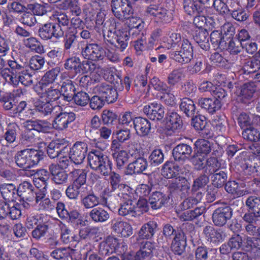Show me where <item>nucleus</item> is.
<instances>
[{
	"mask_svg": "<svg viewBox=\"0 0 260 260\" xmlns=\"http://www.w3.org/2000/svg\"><path fill=\"white\" fill-rule=\"evenodd\" d=\"M91 218L95 222H103L109 218V214L104 209L100 207L94 208L90 212Z\"/></svg>",
	"mask_w": 260,
	"mask_h": 260,
	"instance_id": "nucleus-47",
	"label": "nucleus"
},
{
	"mask_svg": "<svg viewBox=\"0 0 260 260\" xmlns=\"http://www.w3.org/2000/svg\"><path fill=\"white\" fill-rule=\"evenodd\" d=\"M182 120L176 112L170 113L167 117L166 127L169 131L175 132L182 127Z\"/></svg>",
	"mask_w": 260,
	"mask_h": 260,
	"instance_id": "nucleus-37",
	"label": "nucleus"
},
{
	"mask_svg": "<svg viewBox=\"0 0 260 260\" xmlns=\"http://www.w3.org/2000/svg\"><path fill=\"white\" fill-rule=\"evenodd\" d=\"M43 156L44 152L41 150L25 149L17 152L15 160L19 167L27 170L37 166Z\"/></svg>",
	"mask_w": 260,
	"mask_h": 260,
	"instance_id": "nucleus-2",
	"label": "nucleus"
},
{
	"mask_svg": "<svg viewBox=\"0 0 260 260\" xmlns=\"http://www.w3.org/2000/svg\"><path fill=\"white\" fill-rule=\"evenodd\" d=\"M74 178L73 183L80 186H86L85 183L86 181V172L83 169H75L71 173Z\"/></svg>",
	"mask_w": 260,
	"mask_h": 260,
	"instance_id": "nucleus-49",
	"label": "nucleus"
},
{
	"mask_svg": "<svg viewBox=\"0 0 260 260\" xmlns=\"http://www.w3.org/2000/svg\"><path fill=\"white\" fill-rule=\"evenodd\" d=\"M256 90L255 85L253 82L244 84L241 88L237 89L236 94L243 102L251 99Z\"/></svg>",
	"mask_w": 260,
	"mask_h": 260,
	"instance_id": "nucleus-29",
	"label": "nucleus"
},
{
	"mask_svg": "<svg viewBox=\"0 0 260 260\" xmlns=\"http://www.w3.org/2000/svg\"><path fill=\"white\" fill-rule=\"evenodd\" d=\"M39 35L42 39L44 40L50 39L52 37L58 38L63 35V30L59 25L49 23L44 24L40 28Z\"/></svg>",
	"mask_w": 260,
	"mask_h": 260,
	"instance_id": "nucleus-15",
	"label": "nucleus"
},
{
	"mask_svg": "<svg viewBox=\"0 0 260 260\" xmlns=\"http://www.w3.org/2000/svg\"><path fill=\"white\" fill-rule=\"evenodd\" d=\"M133 125L137 134L140 136H146L150 132L151 124L146 118L136 117L133 121Z\"/></svg>",
	"mask_w": 260,
	"mask_h": 260,
	"instance_id": "nucleus-27",
	"label": "nucleus"
},
{
	"mask_svg": "<svg viewBox=\"0 0 260 260\" xmlns=\"http://www.w3.org/2000/svg\"><path fill=\"white\" fill-rule=\"evenodd\" d=\"M177 171H179V167L171 161L166 162L161 170L162 175L168 178L177 177Z\"/></svg>",
	"mask_w": 260,
	"mask_h": 260,
	"instance_id": "nucleus-48",
	"label": "nucleus"
},
{
	"mask_svg": "<svg viewBox=\"0 0 260 260\" xmlns=\"http://www.w3.org/2000/svg\"><path fill=\"white\" fill-rule=\"evenodd\" d=\"M0 191L3 198L9 202H13L18 198L16 187L13 184H3L0 186Z\"/></svg>",
	"mask_w": 260,
	"mask_h": 260,
	"instance_id": "nucleus-35",
	"label": "nucleus"
},
{
	"mask_svg": "<svg viewBox=\"0 0 260 260\" xmlns=\"http://www.w3.org/2000/svg\"><path fill=\"white\" fill-rule=\"evenodd\" d=\"M87 160L91 169L103 175H107L111 170V161L100 151L93 150L90 151Z\"/></svg>",
	"mask_w": 260,
	"mask_h": 260,
	"instance_id": "nucleus-3",
	"label": "nucleus"
},
{
	"mask_svg": "<svg viewBox=\"0 0 260 260\" xmlns=\"http://www.w3.org/2000/svg\"><path fill=\"white\" fill-rule=\"evenodd\" d=\"M186 241L184 235L182 232L176 234L172 242V249L177 254H181L184 249Z\"/></svg>",
	"mask_w": 260,
	"mask_h": 260,
	"instance_id": "nucleus-41",
	"label": "nucleus"
},
{
	"mask_svg": "<svg viewBox=\"0 0 260 260\" xmlns=\"http://www.w3.org/2000/svg\"><path fill=\"white\" fill-rule=\"evenodd\" d=\"M82 56L92 61L103 60L106 56V51L97 43H87L82 48Z\"/></svg>",
	"mask_w": 260,
	"mask_h": 260,
	"instance_id": "nucleus-7",
	"label": "nucleus"
},
{
	"mask_svg": "<svg viewBox=\"0 0 260 260\" xmlns=\"http://www.w3.org/2000/svg\"><path fill=\"white\" fill-rule=\"evenodd\" d=\"M197 152L207 155L211 151V146L209 142L205 139H200L195 143Z\"/></svg>",
	"mask_w": 260,
	"mask_h": 260,
	"instance_id": "nucleus-57",
	"label": "nucleus"
},
{
	"mask_svg": "<svg viewBox=\"0 0 260 260\" xmlns=\"http://www.w3.org/2000/svg\"><path fill=\"white\" fill-rule=\"evenodd\" d=\"M227 179L226 174L222 171L214 173L211 176L213 185L218 188L222 187Z\"/></svg>",
	"mask_w": 260,
	"mask_h": 260,
	"instance_id": "nucleus-59",
	"label": "nucleus"
},
{
	"mask_svg": "<svg viewBox=\"0 0 260 260\" xmlns=\"http://www.w3.org/2000/svg\"><path fill=\"white\" fill-rule=\"evenodd\" d=\"M192 152L191 147L185 144L177 145L173 150V156L176 161L185 160L189 158Z\"/></svg>",
	"mask_w": 260,
	"mask_h": 260,
	"instance_id": "nucleus-24",
	"label": "nucleus"
},
{
	"mask_svg": "<svg viewBox=\"0 0 260 260\" xmlns=\"http://www.w3.org/2000/svg\"><path fill=\"white\" fill-rule=\"evenodd\" d=\"M156 226V223L154 221H149L145 224L139 232V238L142 239L151 238L153 235Z\"/></svg>",
	"mask_w": 260,
	"mask_h": 260,
	"instance_id": "nucleus-46",
	"label": "nucleus"
},
{
	"mask_svg": "<svg viewBox=\"0 0 260 260\" xmlns=\"http://www.w3.org/2000/svg\"><path fill=\"white\" fill-rule=\"evenodd\" d=\"M59 84H54L45 88L35 87V89L38 94H41V98L52 103L58 99L61 95L59 89Z\"/></svg>",
	"mask_w": 260,
	"mask_h": 260,
	"instance_id": "nucleus-12",
	"label": "nucleus"
},
{
	"mask_svg": "<svg viewBox=\"0 0 260 260\" xmlns=\"http://www.w3.org/2000/svg\"><path fill=\"white\" fill-rule=\"evenodd\" d=\"M199 105L209 113L213 114L221 107V102L218 99L202 98L199 100Z\"/></svg>",
	"mask_w": 260,
	"mask_h": 260,
	"instance_id": "nucleus-30",
	"label": "nucleus"
},
{
	"mask_svg": "<svg viewBox=\"0 0 260 260\" xmlns=\"http://www.w3.org/2000/svg\"><path fill=\"white\" fill-rule=\"evenodd\" d=\"M49 179V174L47 170L41 169L39 170L36 174L35 178L34 180V183L37 188H40V186L38 185V182L41 181L42 184L44 185L43 189H45L47 187V181Z\"/></svg>",
	"mask_w": 260,
	"mask_h": 260,
	"instance_id": "nucleus-58",
	"label": "nucleus"
},
{
	"mask_svg": "<svg viewBox=\"0 0 260 260\" xmlns=\"http://www.w3.org/2000/svg\"><path fill=\"white\" fill-rule=\"evenodd\" d=\"M190 167L186 166L179 168L177 171V178L169 184V187L172 190H179L182 194L185 196L190 190V183L187 179L190 175Z\"/></svg>",
	"mask_w": 260,
	"mask_h": 260,
	"instance_id": "nucleus-4",
	"label": "nucleus"
},
{
	"mask_svg": "<svg viewBox=\"0 0 260 260\" xmlns=\"http://www.w3.org/2000/svg\"><path fill=\"white\" fill-rule=\"evenodd\" d=\"M63 147L64 146L60 143L59 140L51 142L47 149L48 156L51 158L57 157L62 149H63Z\"/></svg>",
	"mask_w": 260,
	"mask_h": 260,
	"instance_id": "nucleus-50",
	"label": "nucleus"
},
{
	"mask_svg": "<svg viewBox=\"0 0 260 260\" xmlns=\"http://www.w3.org/2000/svg\"><path fill=\"white\" fill-rule=\"evenodd\" d=\"M17 71L18 72L17 73L18 83L20 82L25 86H28L31 84L32 82L31 75L28 72L27 69H24V68L21 67V70H17Z\"/></svg>",
	"mask_w": 260,
	"mask_h": 260,
	"instance_id": "nucleus-56",
	"label": "nucleus"
},
{
	"mask_svg": "<svg viewBox=\"0 0 260 260\" xmlns=\"http://www.w3.org/2000/svg\"><path fill=\"white\" fill-rule=\"evenodd\" d=\"M52 176V180L57 184H63L68 182V175L67 172L60 169L56 165H52L49 167Z\"/></svg>",
	"mask_w": 260,
	"mask_h": 260,
	"instance_id": "nucleus-31",
	"label": "nucleus"
},
{
	"mask_svg": "<svg viewBox=\"0 0 260 260\" xmlns=\"http://www.w3.org/2000/svg\"><path fill=\"white\" fill-rule=\"evenodd\" d=\"M119 197L121 198V203L119 209V214L122 216L129 215L133 217L136 216V213L135 212V204L132 201V196L126 193L121 192L119 193Z\"/></svg>",
	"mask_w": 260,
	"mask_h": 260,
	"instance_id": "nucleus-14",
	"label": "nucleus"
},
{
	"mask_svg": "<svg viewBox=\"0 0 260 260\" xmlns=\"http://www.w3.org/2000/svg\"><path fill=\"white\" fill-rule=\"evenodd\" d=\"M79 68L80 71L78 73H89L91 81L96 82L100 81L103 70L100 67H96L92 61L88 59L83 61L82 63H80Z\"/></svg>",
	"mask_w": 260,
	"mask_h": 260,
	"instance_id": "nucleus-11",
	"label": "nucleus"
},
{
	"mask_svg": "<svg viewBox=\"0 0 260 260\" xmlns=\"http://www.w3.org/2000/svg\"><path fill=\"white\" fill-rule=\"evenodd\" d=\"M59 226L61 231V239L63 243H68L71 242L72 239L75 241L79 240L78 238L77 237L70 236L71 231L64 224L60 222Z\"/></svg>",
	"mask_w": 260,
	"mask_h": 260,
	"instance_id": "nucleus-60",
	"label": "nucleus"
},
{
	"mask_svg": "<svg viewBox=\"0 0 260 260\" xmlns=\"http://www.w3.org/2000/svg\"><path fill=\"white\" fill-rule=\"evenodd\" d=\"M143 112L152 120H160L164 117L165 114L164 107L156 102L145 106L143 108Z\"/></svg>",
	"mask_w": 260,
	"mask_h": 260,
	"instance_id": "nucleus-17",
	"label": "nucleus"
},
{
	"mask_svg": "<svg viewBox=\"0 0 260 260\" xmlns=\"http://www.w3.org/2000/svg\"><path fill=\"white\" fill-rule=\"evenodd\" d=\"M180 108L187 116L193 115L195 111V106L193 102L188 99L184 98L181 100Z\"/></svg>",
	"mask_w": 260,
	"mask_h": 260,
	"instance_id": "nucleus-52",
	"label": "nucleus"
},
{
	"mask_svg": "<svg viewBox=\"0 0 260 260\" xmlns=\"http://www.w3.org/2000/svg\"><path fill=\"white\" fill-rule=\"evenodd\" d=\"M8 64L10 68L3 69L1 71V75L8 83L16 85L18 84L17 70H21V66L14 60H9Z\"/></svg>",
	"mask_w": 260,
	"mask_h": 260,
	"instance_id": "nucleus-8",
	"label": "nucleus"
},
{
	"mask_svg": "<svg viewBox=\"0 0 260 260\" xmlns=\"http://www.w3.org/2000/svg\"><path fill=\"white\" fill-rule=\"evenodd\" d=\"M147 13L165 22H169L172 19L171 13L168 12L166 9L158 8L155 5H150L147 10Z\"/></svg>",
	"mask_w": 260,
	"mask_h": 260,
	"instance_id": "nucleus-26",
	"label": "nucleus"
},
{
	"mask_svg": "<svg viewBox=\"0 0 260 260\" xmlns=\"http://www.w3.org/2000/svg\"><path fill=\"white\" fill-rule=\"evenodd\" d=\"M23 42L24 46L31 51L38 53H41L43 52V46L41 45L40 42L35 37H31L24 39Z\"/></svg>",
	"mask_w": 260,
	"mask_h": 260,
	"instance_id": "nucleus-51",
	"label": "nucleus"
},
{
	"mask_svg": "<svg viewBox=\"0 0 260 260\" xmlns=\"http://www.w3.org/2000/svg\"><path fill=\"white\" fill-rule=\"evenodd\" d=\"M57 158L58 166L62 169L66 168L72 161L70 158V154H68V149L66 147H63V149L60 152Z\"/></svg>",
	"mask_w": 260,
	"mask_h": 260,
	"instance_id": "nucleus-64",
	"label": "nucleus"
},
{
	"mask_svg": "<svg viewBox=\"0 0 260 260\" xmlns=\"http://www.w3.org/2000/svg\"><path fill=\"white\" fill-rule=\"evenodd\" d=\"M36 110L41 116H45L50 114L53 110L52 103L41 98L34 103Z\"/></svg>",
	"mask_w": 260,
	"mask_h": 260,
	"instance_id": "nucleus-40",
	"label": "nucleus"
},
{
	"mask_svg": "<svg viewBox=\"0 0 260 260\" xmlns=\"http://www.w3.org/2000/svg\"><path fill=\"white\" fill-rule=\"evenodd\" d=\"M61 85H60V94H62L64 100L69 102L71 101L73 96L75 88L73 85V82L68 78H63V76H61Z\"/></svg>",
	"mask_w": 260,
	"mask_h": 260,
	"instance_id": "nucleus-23",
	"label": "nucleus"
},
{
	"mask_svg": "<svg viewBox=\"0 0 260 260\" xmlns=\"http://www.w3.org/2000/svg\"><path fill=\"white\" fill-rule=\"evenodd\" d=\"M87 186H80L73 183L66 191V194L71 199H77L79 195H83L87 192Z\"/></svg>",
	"mask_w": 260,
	"mask_h": 260,
	"instance_id": "nucleus-45",
	"label": "nucleus"
},
{
	"mask_svg": "<svg viewBox=\"0 0 260 260\" xmlns=\"http://www.w3.org/2000/svg\"><path fill=\"white\" fill-rule=\"evenodd\" d=\"M127 245L123 242L119 243L117 239L112 237H106L99 245V251L102 255L113 252L124 253L127 249Z\"/></svg>",
	"mask_w": 260,
	"mask_h": 260,
	"instance_id": "nucleus-6",
	"label": "nucleus"
},
{
	"mask_svg": "<svg viewBox=\"0 0 260 260\" xmlns=\"http://www.w3.org/2000/svg\"><path fill=\"white\" fill-rule=\"evenodd\" d=\"M210 40L213 44L218 46L221 49H224L226 42L225 40H223L221 31L218 30L212 31L210 35Z\"/></svg>",
	"mask_w": 260,
	"mask_h": 260,
	"instance_id": "nucleus-63",
	"label": "nucleus"
},
{
	"mask_svg": "<svg viewBox=\"0 0 260 260\" xmlns=\"http://www.w3.org/2000/svg\"><path fill=\"white\" fill-rule=\"evenodd\" d=\"M244 139L250 141L257 142L260 138V133L252 126L245 128L242 132Z\"/></svg>",
	"mask_w": 260,
	"mask_h": 260,
	"instance_id": "nucleus-55",
	"label": "nucleus"
},
{
	"mask_svg": "<svg viewBox=\"0 0 260 260\" xmlns=\"http://www.w3.org/2000/svg\"><path fill=\"white\" fill-rule=\"evenodd\" d=\"M8 215L12 219L15 220L19 218L21 215L22 206L18 203L13 202L9 203Z\"/></svg>",
	"mask_w": 260,
	"mask_h": 260,
	"instance_id": "nucleus-61",
	"label": "nucleus"
},
{
	"mask_svg": "<svg viewBox=\"0 0 260 260\" xmlns=\"http://www.w3.org/2000/svg\"><path fill=\"white\" fill-rule=\"evenodd\" d=\"M160 48H173L174 51L171 53V57L179 63H188L193 57L191 43L187 39H182L179 34L172 33L169 37H164L157 49Z\"/></svg>",
	"mask_w": 260,
	"mask_h": 260,
	"instance_id": "nucleus-1",
	"label": "nucleus"
},
{
	"mask_svg": "<svg viewBox=\"0 0 260 260\" xmlns=\"http://www.w3.org/2000/svg\"><path fill=\"white\" fill-rule=\"evenodd\" d=\"M103 34L105 41L119 48L121 51H123L127 47L129 36V32L127 31L120 29L114 31L108 30L107 31L104 30Z\"/></svg>",
	"mask_w": 260,
	"mask_h": 260,
	"instance_id": "nucleus-5",
	"label": "nucleus"
},
{
	"mask_svg": "<svg viewBox=\"0 0 260 260\" xmlns=\"http://www.w3.org/2000/svg\"><path fill=\"white\" fill-rule=\"evenodd\" d=\"M232 216L231 209L229 207L219 208L213 214V222L218 226L223 225Z\"/></svg>",
	"mask_w": 260,
	"mask_h": 260,
	"instance_id": "nucleus-21",
	"label": "nucleus"
},
{
	"mask_svg": "<svg viewBox=\"0 0 260 260\" xmlns=\"http://www.w3.org/2000/svg\"><path fill=\"white\" fill-rule=\"evenodd\" d=\"M246 205L253 212L255 216L260 217V198L250 197L246 201Z\"/></svg>",
	"mask_w": 260,
	"mask_h": 260,
	"instance_id": "nucleus-54",
	"label": "nucleus"
},
{
	"mask_svg": "<svg viewBox=\"0 0 260 260\" xmlns=\"http://www.w3.org/2000/svg\"><path fill=\"white\" fill-rule=\"evenodd\" d=\"M204 207L196 208L193 210H185L182 212H178V215L182 221H191L202 215L205 211Z\"/></svg>",
	"mask_w": 260,
	"mask_h": 260,
	"instance_id": "nucleus-44",
	"label": "nucleus"
},
{
	"mask_svg": "<svg viewBox=\"0 0 260 260\" xmlns=\"http://www.w3.org/2000/svg\"><path fill=\"white\" fill-rule=\"evenodd\" d=\"M147 161L143 157H139L134 161L129 163L127 167L128 174H140L147 168Z\"/></svg>",
	"mask_w": 260,
	"mask_h": 260,
	"instance_id": "nucleus-34",
	"label": "nucleus"
},
{
	"mask_svg": "<svg viewBox=\"0 0 260 260\" xmlns=\"http://www.w3.org/2000/svg\"><path fill=\"white\" fill-rule=\"evenodd\" d=\"M16 190L18 197H20L23 200L30 202L34 198L33 186L29 182L24 181L19 184Z\"/></svg>",
	"mask_w": 260,
	"mask_h": 260,
	"instance_id": "nucleus-25",
	"label": "nucleus"
},
{
	"mask_svg": "<svg viewBox=\"0 0 260 260\" xmlns=\"http://www.w3.org/2000/svg\"><path fill=\"white\" fill-rule=\"evenodd\" d=\"M26 125L38 132L48 133L52 128V124L45 120L27 121Z\"/></svg>",
	"mask_w": 260,
	"mask_h": 260,
	"instance_id": "nucleus-43",
	"label": "nucleus"
},
{
	"mask_svg": "<svg viewBox=\"0 0 260 260\" xmlns=\"http://www.w3.org/2000/svg\"><path fill=\"white\" fill-rule=\"evenodd\" d=\"M168 200V197L159 191L153 192L149 199V203L153 209L161 208Z\"/></svg>",
	"mask_w": 260,
	"mask_h": 260,
	"instance_id": "nucleus-36",
	"label": "nucleus"
},
{
	"mask_svg": "<svg viewBox=\"0 0 260 260\" xmlns=\"http://www.w3.org/2000/svg\"><path fill=\"white\" fill-rule=\"evenodd\" d=\"M221 33L222 35V39L225 42L233 39L235 34V27L229 22L224 23L221 27Z\"/></svg>",
	"mask_w": 260,
	"mask_h": 260,
	"instance_id": "nucleus-62",
	"label": "nucleus"
},
{
	"mask_svg": "<svg viewBox=\"0 0 260 260\" xmlns=\"http://www.w3.org/2000/svg\"><path fill=\"white\" fill-rule=\"evenodd\" d=\"M207 155L199 154L197 152L196 155L193 156L191 159V162L195 166L196 168L200 170L204 168V165L206 162L208 167H211L213 168L212 171H215L219 167L217 160L215 158H210L206 160Z\"/></svg>",
	"mask_w": 260,
	"mask_h": 260,
	"instance_id": "nucleus-20",
	"label": "nucleus"
},
{
	"mask_svg": "<svg viewBox=\"0 0 260 260\" xmlns=\"http://www.w3.org/2000/svg\"><path fill=\"white\" fill-rule=\"evenodd\" d=\"M225 189L228 193H231L234 198L243 196L246 193V191L244 190L242 184H239L235 181H230L226 183Z\"/></svg>",
	"mask_w": 260,
	"mask_h": 260,
	"instance_id": "nucleus-39",
	"label": "nucleus"
},
{
	"mask_svg": "<svg viewBox=\"0 0 260 260\" xmlns=\"http://www.w3.org/2000/svg\"><path fill=\"white\" fill-rule=\"evenodd\" d=\"M59 68H55L48 71L43 76L39 83L36 85V87L39 88H45L48 86H52L54 84H59L55 82L57 77L60 73Z\"/></svg>",
	"mask_w": 260,
	"mask_h": 260,
	"instance_id": "nucleus-22",
	"label": "nucleus"
},
{
	"mask_svg": "<svg viewBox=\"0 0 260 260\" xmlns=\"http://www.w3.org/2000/svg\"><path fill=\"white\" fill-rule=\"evenodd\" d=\"M76 116L73 112H62L54 118L52 126L56 129L62 131L66 129L69 124L73 122Z\"/></svg>",
	"mask_w": 260,
	"mask_h": 260,
	"instance_id": "nucleus-13",
	"label": "nucleus"
},
{
	"mask_svg": "<svg viewBox=\"0 0 260 260\" xmlns=\"http://www.w3.org/2000/svg\"><path fill=\"white\" fill-rule=\"evenodd\" d=\"M208 32L206 29H199L197 30L193 36L195 41L204 50L209 48Z\"/></svg>",
	"mask_w": 260,
	"mask_h": 260,
	"instance_id": "nucleus-42",
	"label": "nucleus"
},
{
	"mask_svg": "<svg viewBox=\"0 0 260 260\" xmlns=\"http://www.w3.org/2000/svg\"><path fill=\"white\" fill-rule=\"evenodd\" d=\"M247 237L244 239L239 235L233 236L227 244L222 245L220 248V252L223 254L228 253L232 250L239 249L242 245H247Z\"/></svg>",
	"mask_w": 260,
	"mask_h": 260,
	"instance_id": "nucleus-16",
	"label": "nucleus"
},
{
	"mask_svg": "<svg viewBox=\"0 0 260 260\" xmlns=\"http://www.w3.org/2000/svg\"><path fill=\"white\" fill-rule=\"evenodd\" d=\"M93 92L104 99L108 103L114 102L117 98V93L115 89L106 82L102 83L93 89Z\"/></svg>",
	"mask_w": 260,
	"mask_h": 260,
	"instance_id": "nucleus-9",
	"label": "nucleus"
},
{
	"mask_svg": "<svg viewBox=\"0 0 260 260\" xmlns=\"http://www.w3.org/2000/svg\"><path fill=\"white\" fill-rule=\"evenodd\" d=\"M113 156L116 162L117 167L120 168L127 162L130 157L136 158L139 156V152L137 149L129 150L128 152L121 150L114 152Z\"/></svg>",
	"mask_w": 260,
	"mask_h": 260,
	"instance_id": "nucleus-19",
	"label": "nucleus"
},
{
	"mask_svg": "<svg viewBox=\"0 0 260 260\" xmlns=\"http://www.w3.org/2000/svg\"><path fill=\"white\" fill-rule=\"evenodd\" d=\"M87 149L86 143L82 142H76L70 149V158L74 164H81L85 157Z\"/></svg>",
	"mask_w": 260,
	"mask_h": 260,
	"instance_id": "nucleus-10",
	"label": "nucleus"
},
{
	"mask_svg": "<svg viewBox=\"0 0 260 260\" xmlns=\"http://www.w3.org/2000/svg\"><path fill=\"white\" fill-rule=\"evenodd\" d=\"M203 233L206 239L210 243L218 244L223 240L221 232L216 230L212 226H206L204 229Z\"/></svg>",
	"mask_w": 260,
	"mask_h": 260,
	"instance_id": "nucleus-38",
	"label": "nucleus"
},
{
	"mask_svg": "<svg viewBox=\"0 0 260 260\" xmlns=\"http://www.w3.org/2000/svg\"><path fill=\"white\" fill-rule=\"evenodd\" d=\"M113 230L119 236L128 237L133 234V228L127 222L120 219H114L112 221Z\"/></svg>",
	"mask_w": 260,
	"mask_h": 260,
	"instance_id": "nucleus-18",
	"label": "nucleus"
},
{
	"mask_svg": "<svg viewBox=\"0 0 260 260\" xmlns=\"http://www.w3.org/2000/svg\"><path fill=\"white\" fill-rule=\"evenodd\" d=\"M35 205L39 210L50 211L54 208L50 199L46 198L45 194L42 192L36 193Z\"/></svg>",
	"mask_w": 260,
	"mask_h": 260,
	"instance_id": "nucleus-33",
	"label": "nucleus"
},
{
	"mask_svg": "<svg viewBox=\"0 0 260 260\" xmlns=\"http://www.w3.org/2000/svg\"><path fill=\"white\" fill-rule=\"evenodd\" d=\"M50 19L57 23L56 25H61L63 26H68L70 22V20L66 13L61 11H55L50 16Z\"/></svg>",
	"mask_w": 260,
	"mask_h": 260,
	"instance_id": "nucleus-53",
	"label": "nucleus"
},
{
	"mask_svg": "<svg viewBox=\"0 0 260 260\" xmlns=\"http://www.w3.org/2000/svg\"><path fill=\"white\" fill-rule=\"evenodd\" d=\"M200 0H184V9L189 15L200 14L204 10V6Z\"/></svg>",
	"mask_w": 260,
	"mask_h": 260,
	"instance_id": "nucleus-28",
	"label": "nucleus"
},
{
	"mask_svg": "<svg viewBox=\"0 0 260 260\" xmlns=\"http://www.w3.org/2000/svg\"><path fill=\"white\" fill-rule=\"evenodd\" d=\"M81 203L85 208L90 209L98 205L106 206L107 200L105 198L100 199L99 197L93 193H90L82 199Z\"/></svg>",
	"mask_w": 260,
	"mask_h": 260,
	"instance_id": "nucleus-32",
	"label": "nucleus"
}]
</instances>
